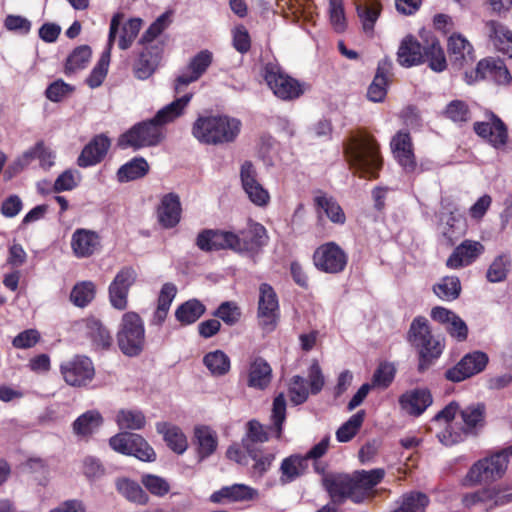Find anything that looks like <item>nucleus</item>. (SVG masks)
Segmentation results:
<instances>
[{
    "label": "nucleus",
    "mask_w": 512,
    "mask_h": 512,
    "mask_svg": "<svg viewBox=\"0 0 512 512\" xmlns=\"http://www.w3.org/2000/svg\"><path fill=\"white\" fill-rule=\"evenodd\" d=\"M486 406L482 402L471 403L463 408L456 401L450 402L435 416V421L445 420L446 428L437 434L445 446H452L464 440L467 434H477L485 425Z\"/></svg>",
    "instance_id": "nucleus-1"
},
{
    "label": "nucleus",
    "mask_w": 512,
    "mask_h": 512,
    "mask_svg": "<svg viewBox=\"0 0 512 512\" xmlns=\"http://www.w3.org/2000/svg\"><path fill=\"white\" fill-rule=\"evenodd\" d=\"M407 340L416 351L419 373H424L432 367L445 349V341L432 335L429 322L424 316H417L412 320Z\"/></svg>",
    "instance_id": "nucleus-2"
},
{
    "label": "nucleus",
    "mask_w": 512,
    "mask_h": 512,
    "mask_svg": "<svg viewBox=\"0 0 512 512\" xmlns=\"http://www.w3.org/2000/svg\"><path fill=\"white\" fill-rule=\"evenodd\" d=\"M345 157L361 177L377 178L382 158L375 139L367 134L352 136L344 145Z\"/></svg>",
    "instance_id": "nucleus-3"
},
{
    "label": "nucleus",
    "mask_w": 512,
    "mask_h": 512,
    "mask_svg": "<svg viewBox=\"0 0 512 512\" xmlns=\"http://www.w3.org/2000/svg\"><path fill=\"white\" fill-rule=\"evenodd\" d=\"M241 129V121L227 115H200L191 129L193 137L201 144L219 145L233 142Z\"/></svg>",
    "instance_id": "nucleus-4"
},
{
    "label": "nucleus",
    "mask_w": 512,
    "mask_h": 512,
    "mask_svg": "<svg viewBox=\"0 0 512 512\" xmlns=\"http://www.w3.org/2000/svg\"><path fill=\"white\" fill-rule=\"evenodd\" d=\"M286 406L285 396L280 393L273 399L271 425L268 428L255 419L247 422L245 435L241 439V445L245 452H255V449H261L260 446L269 440L268 431L276 439L281 438L286 420Z\"/></svg>",
    "instance_id": "nucleus-5"
},
{
    "label": "nucleus",
    "mask_w": 512,
    "mask_h": 512,
    "mask_svg": "<svg viewBox=\"0 0 512 512\" xmlns=\"http://www.w3.org/2000/svg\"><path fill=\"white\" fill-rule=\"evenodd\" d=\"M508 468V459L501 450L476 461L463 479V486L472 487L501 479Z\"/></svg>",
    "instance_id": "nucleus-6"
},
{
    "label": "nucleus",
    "mask_w": 512,
    "mask_h": 512,
    "mask_svg": "<svg viewBox=\"0 0 512 512\" xmlns=\"http://www.w3.org/2000/svg\"><path fill=\"white\" fill-rule=\"evenodd\" d=\"M164 139V132L153 118L135 123L122 133L117 141L121 149L132 148L140 150L146 147H155Z\"/></svg>",
    "instance_id": "nucleus-7"
},
{
    "label": "nucleus",
    "mask_w": 512,
    "mask_h": 512,
    "mask_svg": "<svg viewBox=\"0 0 512 512\" xmlns=\"http://www.w3.org/2000/svg\"><path fill=\"white\" fill-rule=\"evenodd\" d=\"M145 328L141 317L135 312L123 314L117 333L121 352L129 357L138 356L144 348Z\"/></svg>",
    "instance_id": "nucleus-8"
},
{
    "label": "nucleus",
    "mask_w": 512,
    "mask_h": 512,
    "mask_svg": "<svg viewBox=\"0 0 512 512\" xmlns=\"http://www.w3.org/2000/svg\"><path fill=\"white\" fill-rule=\"evenodd\" d=\"M110 448L122 455L133 456L143 462L156 460L152 446L139 434L121 431L109 439Z\"/></svg>",
    "instance_id": "nucleus-9"
},
{
    "label": "nucleus",
    "mask_w": 512,
    "mask_h": 512,
    "mask_svg": "<svg viewBox=\"0 0 512 512\" xmlns=\"http://www.w3.org/2000/svg\"><path fill=\"white\" fill-rule=\"evenodd\" d=\"M263 77L274 95L282 100H293L303 94L301 83L284 73L279 65L267 63L263 69Z\"/></svg>",
    "instance_id": "nucleus-10"
},
{
    "label": "nucleus",
    "mask_w": 512,
    "mask_h": 512,
    "mask_svg": "<svg viewBox=\"0 0 512 512\" xmlns=\"http://www.w3.org/2000/svg\"><path fill=\"white\" fill-rule=\"evenodd\" d=\"M322 484L328 493L330 504L340 506L347 499L355 504L362 503V494L356 492L352 475L345 473H330L324 475Z\"/></svg>",
    "instance_id": "nucleus-11"
},
{
    "label": "nucleus",
    "mask_w": 512,
    "mask_h": 512,
    "mask_svg": "<svg viewBox=\"0 0 512 512\" xmlns=\"http://www.w3.org/2000/svg\"><path fill=\"white\" fill-rule=\"evenodd\" d=\"M257 318L261 328L266 332L274 331L280 319L279 298L268 283H261L259 286Z\"/></svg>",
    "instance_id": "nucleus-12"
},
{
    "label": "nucleus",
    "mask_w": 512,
    "mask_h": 512,
    "mask_svg": "<svg viewBox=\"0 0 512 512\" xmlns=\"http://www.w3.org/2000/svg\"><path fill=\"white\" fill-rule=\"evenodd\" d=\"M462 503L465 507L481 504L486 511L512 503V489L497 485L463 495Z\"/></svg>",
    "instance_id": "nucleus-13"
},
{
    "label": "nucleus",
    "mask_w": 512,
    "mask_h": 512,
    "mask_svg": "<svg viewBox=\"0 0 512 512\" xmlns=\"http://www.w3.org/2000/svg\"><path fill=\"white\" fill-rule=\"evenodd\" d=\"M347 262V253L335 242L320 245L313 254L315 267L324 273H341L346 268Z\"/></svg>",
    "instance_id": "nucleus-14"
},
{
    "label": "nucleus",
    "mask_w": 512,
    "mask_h": 512,
    "mask_svg": "<svg viewBox=\"0 0 512 512\" xmlns=\"http://www.w3.org/2000/svg\"><path fill=\"white\" fill-rule=\"evenodd\" d=\"M65 382L74 387L87 385L95 375L93 362L87 356L76 355L60 365Z\"/></svg>",
    "instance_id": "nucleus-15"
},
{
    "label": "nucleus",
    "mask_w": 512,
    "mask_h": 512,
    "mask_svg": "<svg viewBox=\"0 0 512 512\" xmlns=\"http://www.w3.org/2000/svg\"><path fill=\"white\" fill-rule=\"evenodd\" d=\"M489 362L485 352L476 350L464 355L461 360L445 372V378L452 382L464 381L482 372Z\"/></svg>",
    "instance_id": "nucleus-16"
},
{
    "label": "nucleus",
    "mask_w": 512,
    "mask_h": 512,
    "mask_svg": "<svg viewBox=\"0 0 512 512\" xmlns=\"http://www.w3.org/2000/svg\"><path fill=\"white\" fill-rule=\"evenodd\" d=\"M196 246L203 252L232 250L239 246L238 234L220 229H203L196 237Z\"/></svg>",
    "instance_id": "nucleus-17"
},
{
    "label": "nucleus",
    "mask_w": 512,
    "mask_h": 512,
    "mask_svg": "<svg viewBox=\"0 0 512 512\" xmlns=\"http://www.w3.org/2000/svg\"><path fill=\"white\" fill-rule=\"evenodd\" d=\"M213 61V54L207 49L194 55L188 65L183 68L175 79L174 90L179 94L183 88L196 82L209 68Z\"/></svg>",
    "instance_id": "nucleus-18"
},
{
    "label": "nucleus",
    "mask_w": 512,
    "mask_h": 512,
    "mask_svg": "<svg viewBox=\"0 0 512 512\" xmlns=\"http://www.w3.org/2000/svg\"><path fill=\"white\" fill-rule=\"evenodd\" d=\"M137 278L136 271L129 266L121 268L108 287L109 300L117 310H125L128 304V293Z\"/></svg>",
    "instance_id": "nucleus-19"
},
{
    "label": "nucleus",
    "mask_w": 512,
    "mask_h": 512,
    "mask_svg": "<svg viewBox=\"0 0 512 512\" xmlns=\"http://www.w3.org/2000/svg\"><path fill=\"white\" fill-rule=\"evenodd\" d=\"M121 22L122 14L117 13L113 15L110 21L107 49L102 52L97 64L86 79L87 85L92 89L99 87L107 75L110 63V49L116 39V35L119 27L121 26Z\"/></svg>",
    "instance_id": "nucleus-20"
},
{
    "label": "nucleus",
    "mask_w": 512,
    "mask_h": 512,
    "mask_svg": "<svg viewBox=\"0 0 512 512\" xmlns=\"http://www.w3.org/2000/svg\"><path fill=\"white\" fill-rule=\"evenodd\" d=\"M489 122H475L474 132L486 140L494 149L501 150L508 143V128L506 124L493 112L489 113Z\"/></svg>",
    "instance_id": "nucleus-21"
},
{
    "label": "nucleus",
    "mask_w": 512,
    "mask_h": 512,
    "mask_svg": "<svg viewBox=\"0 0 512 512\" xmlns=\"http://www.w3.org/2000/svg\"><path fill=\"white\" fill-rule=\"evenodd\" d=\"M392 154L407 174L414 173L417 168L413 143L410 133L407 130L398 131L390 141Z\"/></svg>",
    "instance_id": "nucleus-22"
},
{
    "label": "nucleus",
    "mask_w": 512,
    "mask_h": 512,
    "mask_svg": "<svg viewBox=\"0 0 512 512\" xmlns=\"http://www.w3.org/2000/svg\"><path fill=\"white\" fill-rule=\"evenodd\" d=\"M240 178L242 187L250 201L257 206H265L269 202L268 191L258 182L257 172L251 161L241 165Z\"/></svg>",
    "instance_id": "nucleus-23"
},
{
    "label": "nucleus",
    "mask_w": 512,
    "mask_h": 512,
    "mask_svg": "<svg viewBox=\"0 0 512 512\" xmlns=\"http://www.w3.org/2000/svg\"><path fill=\"white\" fill-rule=\"evenodd\" d=\"M163 53V45H147L133 62L134 76L139 80L149 79L157 70Z\"/></svg>",
    "instance_id": "nucleus-24"
},
{
    "label": "nucleus",
    "mask_w": 512,
    "mask_h": 512,
    "mask_svg": "<svg viewBox=\"0 0 512 512\" xmlns=\"http://www.w3.org/2000/svg\"><path fill=\"white\" fill-rule=\"evenodd\" d=\"M313 203L318 224H322L325 217L335 225L341 226L345 224V212L334 197L319 192L313 198Z\"/></svg>",
    "instance_id": "nucleus-25"
},
{
    "label": "nucleus",
    "mask_w": 512,
    "mask_h": 512,
    "mask_svg": "<svg viewBox=\"0 0 512 512\" xmlns=\"http://www.w3.org/2000/svg\"><path fill=\"white\" fill-rule=\"evenodd\" d=\"M484 246L479 241L464 240L455 247L446 260L450 269H460L474 263L484 253Z\"/></svg>",
    "instance_id": "nucleus-26"
},
{
    "label": "nucleus",
    "mask_w": 512,
    "mask_h": 512,
    "mask_svg": "<svg viewBox=\"0 0 512 512\" xmlns=\"http://www.w3.org/2000/svg\"><path fill=\"white\" fill-rule=\"evenodd\" d=\"M111 142L104 134L94 136L82 149L77 158V165L87 168L100 163L106 156Z\"/></svg>",
    "instance_id": "nucleus-27"
},
{
    "label": "nucleus",
    "mask_w": 512,
    "mask_h": 512,
    "mask_svg": "<svg viewBox=\"0 0 512 512\" xmlns=\"http://www.w3.org/2000/svg\"><path fill=\"white\" fill-rule=\"evenodd\" d=\"M238 241L237 253H257L267 244V230L260 223H250L247 229L240 231Z\"/></svg>",
    "instance_id": "nucleus-28"
},
{
    "label": "nucleus",
    "mask_w": 512,
    "mask_h": 512,
    "mask_svg": "<svg viewBox=\"0 0 512 512\" xmlns=\"http://www.w3.org/2000/svg\"><path fill=\"white\" fill-rule=\"evenodd\" d=\"M475 79H488L498 85H507L511 82V74L501 59L485 58L478 62L474 71Z\"/></svg>",
    "instance_id": "nucleus-29"
},
{
    "label": "nucleus",
    "mask_w": 512,
    "mask_h": 512,
    "mask_svg": "<svg viewBox=\"0 0 512 512\" xmlns=\"http://www.w3.org/2000/svg\"><path fill=\"white\" fill-rule=\"evenodd\" d=\"M181 214L182 206L179 195L174 192L164 194L157 208L159 224L165 229L174 228L180 222Z\"/></svg>",
    "instance_id": "nucleus-30"
},
{
    "label": "nucleus",
    "mask_w": 512,
    "mask_h": 512,
    "mask_svg": "<svg viewBox=\"0 0 512 512\" xmlns=\"http://www.w3.org/2000/svg\"><path fill=\"white\" fill-rule=\"evenodd\" d=\"M192 445L195 449L198 461H204L212 456L218 447V436L215 430L207 425L194 427Z\"/></svg>",
    "instance_id": "nucleus-31"
},
{
    "label": "nucleus",
    "mask_w": 512,
    "mask_h": 512,
    "mask_svg": "<svg viewBox=\"0 0 512 512\" xmlns=\"http://www.w3.org/2000/svg\"><path fill=\"white\" fill-rule=\"evenodd\" d=\"M448 54L452 66L456 69H461L475 60L473 46L461 34L454 33L449 37Z\"/></svg>",
    "instance_id": "nucleus-32"
},
{
    "label": "nucleus",
    "mask_w": 512,
    "mask_h": 512,
    "mask_svg": "<svg viewBox=\"0 0 512 512\" xmlns=\"http://www.w3.org/2000/svg\"><path fill=\"white\" fill-rule=\"evenodd\" d=\"M433 398L427 388H415L399 397V405L409 415L418 417L432 404Z\"/></svg>",
    "instance_id": "nucleus-33"
},
{
    "label": "nucleus",
    "mask_w": 512,
    "mask_h": 512,
    "mask_svg": "<svg viewBox=\"0 0 512 512\" xmlns=\"http://www.w3.org/2000/svg\"><path fill=\"white\" fill-rule=\"evenodd\" d=\"M243 375L247 377L246 384L249 388L263 391L271 383L272 368L264 358L258 356L250 361L247 372L240 374Z\"/></svg>",
    "instance_id": "nucleus-34"
},
{
    "label": "nucleus",
    "mask_w": 512,
    "mask_h": 512,
    "mask_svg": "<svg viewBox=\"0 0 512 512\" xmlns=\"http://www.w3.org/2000/svg\"><path fill=\"white\" fill-rule=\"evenodd\" d=\"M258 495L256 489L245 484H232L223 486L219 490L213 492L209 499L216 504H228L233 502L249 501Z\"/></svg>",
    "instance_id": "nucleus-35"
},
{
    "label": "nucleus",
    "mask_w": 512,
    "mask_h": 512,
    "mask_svg": "<svg viewBox=\"0 0 512 512\" xmlns=\"http://www.w3.org/2000/svg\"><path fill=\"white\" fill-rule=\"evenodd\" d=\"M100 246V237L97 232L78 228L71 236V248L77 258L92 256Z\"/></svg>",
    "instance_id": "nucleus-36"
},
{
    "label": "nucleus",
    "mask_w": 512,
    "mask_h": 512,
    "mask_svg": "<svg viewBox=\"0 0 512 512\" xmlns=\"http://www.w3.org/2000/svg\"><path fill=\"white\" fill-rule=\"evenodd\" d=\"M442 209L449 214L446 225L442 231L448 245H454L455 241L465 230V218L463 213L448 199L441 201Z\"/></svg>",
    "instance_id": "nucleus-37"
},
{
    "label": "nucleus",
    "mask_w": 512,
    "mask_h": 512,
    "mask_svg": "<svg viewBox=\"0 0 512 512\" xmlns=\"http://www.w3.org/2000/svg\"><path fill=\"white\" fill-rule=\"evenodd\" d=\"M397 57L399 64L407 68L424 63V45L412 35L406 36L399 46Z\"/></svg>",
    "instance_id": "nucleus-38"
},
{
    "label": "nucleus",
    "mask_w": 512,
    "mask_h": 512,
    "mask_svg": "<svg viewBox=\"0 0 512 512\" xmlns=\"http://www.w3.org/2000/svg\"><path fill=\"white\" fill-rule=\"evenodd\" d=\"M157 433L163 436L166 445L176 454L182 455L188 448V440L180 427L169 422H157Z\"/></svg>",
    "instance_id": "nucleus-39"
},
{
    "label": "nucleus",
    "mask_w": 512,
    "mask_h": 512,
    "mask_svg": "<svg viewBox=\"0 0 512 512\" xmlns=\"http://www.w3.org/2000/svg\"><path fill=\"white\" fill-rule=\"evenodd\" d=\"M309 464L306 458L300 454H292L286 458H284L280 464L279 472L280 477L279 481L282 485H287L289 483L294 482L299 477L303 476Z\"/></svg>",
    "instance_id": "nucleus-40"
},
{
    "label": "nucleus",
    "mask_w": 512,
    "mask_h": 512,
    "mask_svg": "<svg viewBox=\"0 0 512 512\" xmlns=\"http://www.w3.org/2000/svg\"><path fill=\"white\" fill-rule=\"evenodd\" d=\"M352 475L356 492L362 494V503L369 497L370 492L385 476V470L375 468L372 470H357Z\"/></svg>",
    "instance_id": "nucleus-41"
},
{
    "label": "nucleus",
    "mask_w": 512,
    "mask_h": 512,
    "mask_svg": "<svg viewBox=\"0 0 512 512\" xmlns=\"http://www.w3.org/2000/svg\"><path fill=\"white\" fill-rule=\"evenodd\" d=\"M116 491L127 501L138 505H146L149 501L148 494L143 490L141 484L128 477L115 479Z\"/></svg>",
    "instance_id": "nucleus-42"
},
{
    "label": "nucleus",
    "mask_w": 512,
    "mask_h": 512,
    "mask_svg": "<svg viewBox=\"0 0 512 512\" xmlns=\"http://www.w3.org/2000/svg\"><path fill=\"white\" fill-rule=\"evenodd\" d=\"M192 97V93H186L176 98L174 101L158 110L152 117L153 120L163 129L164 125L174 121L183 114L185 107L189 104Z\"/></svg>",
    "instance_id": "nucleus-43"
},
{
    "label": "nucleus",
    "mask_w": 512,
    "mask_h": 512,
    "mask_svg": "<svg viewBox=\"0 0 512 512\" xmlns=\"http://www.w3.org/2000/svg\"><path fill=\"white\" fill-rule=\"evenodd\" d=\"M382 6L376 0H367L356 7L362 29L367 36H373L375 24L381 14Z\"/></svg>",
    "instance_id": "nucleus-44"
},
{
    "label": "nucleus",
    "mask_w": 512,
    "mask_h": 512,
    "mask_svg": "<svg viewBox=\"0 0 512 512\" xmlns=\"http://www.w3.org/2000/svg\"><path fill=\"white\" fill-rule=\"evenodd\" d=\"M103 421V417L98 410H88L75 419L72 423V429L77 436H90L102 426Z\"/></svg>",
    "instance_id": "nucleus-45"
},
{
    "label": "nucleus",
    "mask_w": 512,
    "mask_h": 512,
    "mask_svg": "<svg viewBox=\"0 0 512 512\" xmlns=\"http://www.w3.org/2000/svg\"><path fill=\"white\" fill-rule=\"evenodd\" d=\"M430 499L421 491H409L402 494L396 501L397 507L391 512H425Z\"/></svg>",
    "instance_id": "nucleus-46"
},
{
    "label": "nucleus",
    "mask_w": 512,
    "mask_h": 512,
    "mask_svg": "<svg viewBox=\"0 0 512 512\" xmlns=\"http://www.w3.org/2000/svg\"><path fill=\"white\" fill-rule=\"evenodd\" d=\"M149 171L148 162L141 156L132 158L123 164L117 171V180L120 183L137 180L144 177Z\"/></svg>",
    "instance_id": "nucleus-47"
},
{
    "label": "nucleus",
    "mask_w": 512,
    "mask_h": 512,
    "mask_svg": "<svg viewBox=\"0 0 512 512\" xmlns=\"http://www.w3.org/2000/svg\"><path fill=\"white\" fill-rule=\"evenodd\" d=\"M205 311V305L200 300L193 298L177 307L175 318L182 325H191L200 319Z\"/></svg>",
    "instance_id": "nucleus-48"
},
{
    "label": "nucleus",
    "mask_w": 512,
    "mask_h": 512,
    "mask_svg": "<svg viewBox=\"0 0 512 512\" xmlns=\"http://www.w3.org/2000/svg\"><path fill=\"white\" fill-rule=\"evenodd\" d=\"M425 62L435 72H442L447 67V61L440 42L435 37L426 40L424 45Z\"/></svg>",
    "instance_id": "nucleus-49"
},
{
    "label": "nucleus",
    "mask_w": 512,
    "mask_h": 512,
    "mask_svg": "<svg viewBox=\"0 0 512 512\" xmlns=\"http://www.w3.org/2000/svg\"><path fill=\"white\" fill-rule=\"evenodd\" d=\"M116 423L121 430H141L145 427L146 417L138 409H121L116 415Z\"/></svg>",
    "instance_id": "nucleus-50"
},
{
    "label": "nucleus",
    "mask_w": 512,
    "mask_h": 512,
    "mask_svg": "<svg viewBox=\"0 0 512 512\" xmlns=\"http://www.w3.org/2000/svg\"><path fill=\"white\" fill-rule=\"evenodd\" d=\"M433 292L444 301H453L461 293V283L457 276H445L433 286Z\"/></svg>",
    "instance_id": "nucleus-51"
},
{
    "label": "nucleus",
    "mask_w": 512,
    "mask_h": 512,
    "mask_svg": "<svg viewBox=\"0 0 512 512\" xmlns=\"http://www.w3.org/2000/svg\"><path fill=\"white\" fill-rule=\"evenodd\" d=\"M253 460L251 467L252 476L262 478L269 471L275 460V453L266 449H255V452H246Z\"/></svg>",
    "instance_id": "nucleus-52"
},
{
    "label": "nucleus",
    "mask_w": 512,
    "mask_h": 512,
    "mask_svg": "<svg viewBox=\"0 0 512 512\" xmlns=\"http://www.w3.org/2000/svg\"><path fill=\"white\" fill-rule=\"evenodd\" d=\"M203 364L214 376H223L230 370V358L222 350H215L203 357Z\"/></svg>",
    "instance_id": "nucleus-53"
},
{
    "label": "nucleus",
    "mask_w": 512,
    "mask_h": 512,
    "mask_svg": "<svg viewBox=\"0 0 512 512\" xmlns=\"http://www.w3.org/2000/svg\"><path fill=\"white\" fill-rule=\"evenodd\" d=\"M92 50L88 45L76 47L68 56L65 63V74L70 75L84 69L90 61Z\"/></svg>",
    "instance_id": "nucleus-54"
},
{
    "label": "nucleus",
    "mask_w": 512,
    "mask_h": 512,
    "mask_svg": "<svg viewBox=\"0 0 512 512\" xmlns=\"http://www.w3.org/2000/svg\"><path fill=\"white\" fill-rule=\"evenodd\" d=\"M365 415L364 410H359L344 422L336 431L337 441L341 443L349 442L361 428Z\"/></svg>",
    "instance_id": "nucleus-55"
},
{
    "label": "nucleus",
    "mask_w": 512,
    "mask_h": 512,
    "mask_svg": "<svg viewBox=\"0 0 512 512\" xmlns=\"http://www.w3.org/2000/svg\"><path fill=\"white\" fill-rule=\"evenodd\" d=\"M95 285L91 281H82L74 285L70 292V301L77 307H86L95 297Z\"/></svg>",
    "instance_id": "nucleus-56"
},
{
    "label": "nucleus",
    "mask_w": 512,
    "mask_h": 512,
    "mask_svg": "<svg viewBox=\"0 0 512 512\" xmlns=\"http://www.w3.org/2000/svg\"><path fill=\"white\" fill-rule=\"evenodd\" d=\"M88 336L96 349H108L112 343L110 332L98 320H91L88 323Z\"/></svg>",
    "instance_id": "nucleus-57"
},
{
    "label": "nucleus",
    "mask_w": 512,
    "mask_h": 512,
    "mask_svg": "<svg viewBox=\"0 0 512 512\" xmlns=\"http://www.w3.org/2000/svg\"><path fill=\"white\" fill-rule=\"evenodd\" d=\"M170 13L164 12L148 27L140 38V43L143 47L147 45H163L162 43H155V39L169 26Z\"/></svg>",
    "instance_id": "nucleus-58"
},
{
    "label": "nucleus",
    "mask_w": 512,
    "mask_h": 512,
    "mask_svg": "<svg viewBox=\"0 0 512 512\" xmlns=\"http://www.w3.org/2000/svg\"><path fill=\"white\" fill-rule=\"evenodd\" d=\"M82 471L90 483H97L107 475V468L99 458L87 456L82 462Z\"/></svg>",
    "instance_id": "nucleus-59"
},
{
    "label": "nucleus",
    "mask_w": 512,
    "mask_h": 512,
    "mask_svg": "<svg viewBox=\"0 0 512 512\" xmlns=\"http://www.w3.org/2000/svg\"><path fill=\"white\" fill-rule=\"evenodd\" d=\"M242 312L238 304L234 301L222 302L212 316L221 319L226 325L233 326L241 318Z\"/></svg>",
    "instance_id": "nucleus-60"
},
{
    "label": "nucleus",
    "mask_w": 512,
    "mask_h": 512,
    "mask_svg": "<svg viewBox=\"0 0 512 512\" xmlns=\"http://www.w3.org/2000/svg\"><path fill=\"white\" fill-rule=\"evenodd\" d=\"M141 484L156 497H164L170 491L169 482L165 478L154 474H143Z\"/></svg>",
    "instance_id": "nucleus-61"
},
{
    "label": "nucleus",
    "mask_w": 512,
    "mask_h": 512,
    "mask_svg": "<svg viewBox=\"0 0 512 512\" xmlns=\"http://www.w3.org/2000/svg\"><path fill=\"white\" fill-rule=\"evenodd\" d=\"M329 21L336 33H343L347 28V21L343 0H329Z\"/></svg>",
    "instance_id": "nucleus-62"
},
{
    "label": "nucleus",
    "mask_w": 512,
    "mask_h": 512,
    "mask_svg": "<svg viewBox=\"0 0 512 512\" xmlns=\"http://www.w3.org/2000/svg\"><path fill=\"white\" fill-rule=\"evenodd\" d=\"M142 26V19L131 18L123 26L118 41L121 50H127L136 39Z\"/></svg>",
    "instance_id": "nucleus-63"
},
{
    "label": "nucleus",
    "mask_w": 512,
    "mask_h": 512,
    "mask_svg": "<svg viewBox=\"0 0 512 512\" xmlns=\"http://www.w3.org/2000/svg\"><path fill=\"white\" fill-rule=\"evenodd\" d=\"M495 45L503 54L512 58V31L501 24H494Z\"/></svg>",
    "instance_id": "nucleus-64"
}]
</instances>
